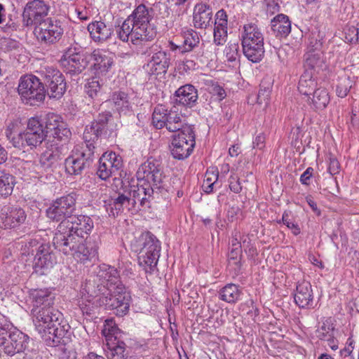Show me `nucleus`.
Masks as SVG:
<instances>
[{"instance_id":"1","label":"nucleus","mask_w":359,"mask_h":359,"mask_svg":"<svg viewBox=\"0 0 359 359\" xmlns=\"http://www.w3.org/2000/svg\"><path fill=\"white\" fill-rule=\"evenodd\" d=\"M86 290L93 295H100L99 300L107 309L118 316L129 311L130 296L120 280L116 269L102 264L86 280Z\"/></svg>"},{"instance_id":"2","label":"nucleus","mask_w":359,"mask_h":359,"mask_svg":"<svg viewBox=\"0 0 359 359\" xmlns=\"http://www.w3.org/2000/svg\"><path fill=\"white\" fill-rule=\"evenodd\" d=\"M139 183L131 191L133 204L139 203L142 208L150 207L155 195H168L164 182L165 175L159 163L148 160L142 164L137 172Z\"/></svg>"},{"instance_id":"3","label":"nucleus","mask_w":359,"mask_h":359,"mask_svg":"<svg viewBox=\"0 0 359 359\" xmlns=\"http://www.w3.org/2000/svg\"><path fill=\"white\" fill-rule=\"evenodd\" d=\"M34 323L46 345L57 346L65 344L70 335V326L62 313L50 306L32 309Z\"/></svg>"},{"instance_id":"4","label":"nucleus","mask_w":359,"mask_h":359,"mask_svg":"<svg viewBox=\"0 0 359 359\" xmlns=\"http://www.w3.org/2000/svg\"><path fill=\"white\" fill-rule=\"evenodd\" d=\"M151 12L152 9L144 4L137 6L117 28L118 38L123 42L130 39L134 45L152 41L156 37V31L150 24Z\"/></svg>"},{"instance_id":"5","label":"nucleus","mask_w":359,"mask_h":359,"mask_svg":"<svg viewBox=\"0 0 359 359\" xmlns=\"http://www.w3.org/2000/svg\"><path fill=\"white\" fill-rule=\"evenodd\" d=\"M53 244L55 249L65 255H72L81 262L90 260L97 255L99 243L94 241L85 245V238L78 236L60 223L57 227Z\"/></svg>"},{"instance_id":"6","label":"nucleus","mask_w":359,"mask_h":359,"mask_svg":"<svg viewBox=\"0 0 359 359\" xmlns=\"http://www.w3.org/2000/svg\"><path fill=\"white\" fill-rule=\"evenodd\" d=\"M130 248L139 255L140 265L147 273H151L157 265L161 248L157 238L150 232H144L131 241Z\"/></svg>"},{"instance_id":"7","label":"nucleus","mask_w":359,"mask_h":359,"mask_svg":"<svg viewBox=\"0 0 359 359\" xmlns=\"http://www.w3.org/2000/svg\"><path fill=\"white\" fill-rule=\"evenodd\" d=\"M241 43L244 55L252 62H259L264 54V36L254 23L243 26L241 32Z\"/></svg>"},{"instance_id":"8","label":"nucleus","mask_w":359,"mask_h":359,"mask_svg":"<svg viewBox=\"0 0 359 359\" xmlns=\"http://www.w3.org/2000/svg\"><path fill=\"white\" fill-rule=\"evenodd\" d=\"M43 123L39 117L29 118L25 131L13 138V146L20 149L29 147L31 149L36 148L45 140Z\"/></svg>"},{"instance_id":"9","label":"nucleus","mask_w":359,"mask_h":359,"mask_svg":"<svg viewBox=\"0 0 359 359\" xmlns=\"http://www.w3.org/2000/svg\"><path fill=\"white\" fill-rule=\"evenodd\" d=\"M18 92L22 102L30 106L41 103L46 95L43 84L34 75H25L20 78Z\"/></svg>"},{"instance_id":"10","label":"nucleus","mask_w":359,"mask_h":359,"mask_svg":"<svg viewBox=\"0 0 359 359\" xmlns=\"http://www.w3.org/2000/svg\"><path fill=\"white\" fill-rule=\"evenodd\" d=\"M196 144L195 134L192 126H187L181 133L172 135L170 146L173 158L183 160L189 157Z\"/></svg>"},{"instance_id":"11","label":"nucleus","mask_w":359,"mask_h":359,"mask_svg":"<svg viewBox=\"0 0 359 359\" xmlns=\"http://www.w3.org/2000/svg\"><path fill=\"white\" fill-rule=\"evenodd\" d=\"M77 194L72 192L57 198L46 210L47 217L55 222H62L73 216L75 210Z\"/></svg>"},{"instance_id":"12","label":"nucleus","mask_w":359,"mask_h":359,"mask_svg":"<svg viewBox=\"0 0 359 359\" xmlns=\"http://www.w3.org/2000/svg\"><path fill=\"white\" fill-rule=\"evenodd\" d=\"M63 32L60 22L51 18L43 20L34 29L38 41L45 45L57 43L61 39Z\"/></svg>"},{"instance_id":"13","label":"nucleus","mask_w":359,"mask_h":359,"mask_svg":"<svg viewBox=\"0 0 359 359\" xmlns=\"http://www.w3.org/2000/svg\"><path fill=\"white\" fill-rule=\"evenodd\" d=\"M111 118V114L109 111H104L99 114L97 118L86 127L83 133V140L86 147L89 148L90 153L95 149V144L98 137L105 130L109 121Z\"/></svg>"},{"instance_id":"14","label":"nucleus","mask_w":359,"mask_h":359,"mask_svg":"<svg viewBox=\"0 0 359 359\" xmlns=\"http://www.w3.org/2000/svg\"><path fill=\"white\" fill-rule=\"evenodd\" d=\"M49 6L43 0H32L28 1L23 10L22 22L24 25L29 27L38 25L48 15Z\"/></svg>"},{"instance_id":"15","label":"nucleus","mask_w":359,"mask_h":359,"mask_svg":"<svg viewBox=\"0 0 359 359\" xmlns=\"http://www.w3.org/2000/svg\"><path fill=\"white\" fill-rule=\"evenodd\" d=\"M43 123L45 124L43 128L46 137H52L58 141H67L71 135L67 123L57 114H48Z\"/></svg>"},{"instance_id":"16","label":"nucleus","mask_w":359,"mask_h":359,"mask_svg":"<svg viewBox=\"0 0 359 359\" xmlns=\"http://www.w3.org/2000/svg\"><path fill=\"white\" fill-rule=\"evenodd\" d=\"M43 74L48 95L51 98H60L66 91V83L62 74L53 67H46Z\"/></svg>"},{"instance_id":"17","label":"nucleus","mask_w":359,"mask_h":359,"mask_svg":"<svg viewBox=\"0 0 359 359\" xmlns=\"http://www.w3.org/2000/svg\"><path fill=\"white\" fill-rule=\"evenodd\" d=\"M123 166V160L120 155L113 151L105 152L100 158L97 171L98 177L106 180L116 175Z\"/></svg>"},{"instance_id":"18","label":"nucleus","mask_w":359,"mask_h":359,"mask_svg":"<svg viewBox=\"0 0 359 359\" xmlns=\"http://www.w3.org/2000/svg\"><path fill=\"white\" fill-rule=\"evenodd\" d=\"M60 63L67 74L76 75L81 74L86 68L88 60L85 55L76 53L69 48L62 56Z\"/></svg>"},{"instance_id":"19","label":"nucleus","mask_w":359,"mask_h":359,"mask_svg":"<svg viewBox=\"0 0 359 359\" xmlns=\"http://www.w3.org/2000/svg\"><path fill=\"white\" fill-rule=\"evenodd\" d=\"M57 263V258L49 244L41 245L34 259V269L39 275L46 274Z\"/></svg>"},{"instance_id":"20","label":"nucleus","mask_w":359,"mask_h":359,"mask_svg":"<svg viewBox=\"0 0 359 359\" xmlns=\"http://www.w3.org/2000/svg\"><path fill=\"white\" fill-rule=\"evenodd\" d=\"M29 342V336L15 327L0 351L1 352L3 351L8 355L13 356L16 353L24 352L27 348Z\"/></svg>"},{"instance_id":"21","label":"nucleus","mask_w":359,"mask_h":359,"mask_svg":"<svg viewBox=\"0 0 359 359\" xmlns=\"http://www.w3.org/2000/svg\"><path fill=\"white\" fill-rule=\"evenodd\" d=\"M61 224L67 226L70 231L78 236L88 235L94 227L93 219L87 215H73L60 222Z\"/></svg>"},{"instance_id":"22","label":"nucleus","mask_w":359,"mask_h":359,"mask_svg":"<svg viewBox=\"0 0 359 359\" xmlns=\"http://www.w3.org/2000/svg\"><path fill=\"white\" fill-rule=\"evenodd\" d=\"M27 217L22 208L18 206H5L1 210V222L5 229L19 226L24 223Z\"/></svg>"},{"instance_id":"23","label":"nucleus","mask_w":359,"mask_h":359,"mask_svg":"<svg viewBox=\"0 0 359 359\" xmlns=\"http://www.w3.org/2000/svg\"><path fill=\"white\" fill-rule=\"evenodd\" d=\"M87 29L91 39L99 43H103L110 39L114 32L111 23L102 20H95L90 22L88 25Z\"/></svg>"},{"instance_id":"24","label":"nucleus","mask_w":359,"mask_h":359,"mask_svg":"<svg viewBox=\"0 0 359 359\" xmlns=\"http://www.w3.org/2000/svg\"><path fill=\"white\" fill-rule=\"evenodd\" d=\"M313 40L310 41L309 45L312 48L309 49L304 55V68L309 72L318 71L321 68L324 62L323 58V52L321 50L322 43L315 40L313 44Z\"/></svg>"},{"instance_id":"25","label":"nucleus","mask_w":359,"mask_h":359,"mask_svg":"<svg viewBox=\"0 0 359 359\" xmlns=\"http://www.w3.org/2000/svg\"><path fill=\"white\" fill-rule=\"evenodd\" d=\"M88 151H82L79 154H73L65 160V169L69 175H79L88 164L90 156L94 154V149L90 153L89 148Z\"/></svg>"},{"instance_id":"26","label":"nucleus","mask_w":359,"mask_h":359,"mask_svg":"<svg viewBox=\"0 0 359 359\" xmlns=\"http://www.w3.org/2000/svg\"><path fill=\"white\" fill-rule=\"evenodd\" d=\"M90 57L93 61L90 69L97 76L108 72L114 64L113 57L103 50H94Z\"/></svg>"},{"instance_id":"27","label":"nucleus","mask_w":359,"mask_h":359,"mask_svg":"<svg viewBox=\"0 0 359 359\" xmlns=\"http://www.w3.org/2000/svg\"><path fill=\"white\" fill-rule=\"evenodd\" d=\"M212 7L206 3L196 4L193 11V25L196 29H207L212 22Z\"/></svg>"},{"instance_id":"28","label":"nucleus","mask_w":359,"mask_h":359,"mask_svg":"<svg viewBox=\"0 0 359 359\" xmlns=\"http://www.w3.org/2000/svg\"><path fill=\"white\" fill-rule=\"evenodd\" d=\"M108 102L120 115H127L133 113V103L131 97L124 91L116 90L113 92Z\"/></svg>"},{"instance_id":"29","label":"nucleus","mask_w":359,"mask_h":359,"mask_svg":"<svg viewBox=\"0 0 359 359\" xmlns=\"http://www.w3.org/2000/svg\"><path fill=\"white\" fill-rule=\"evenodd\" d=\"M295 304L302 309H311L313 307V293L309 282L299 283L296 287L294 294Z\"/></svg>"},{"instance_id":"30","label":"nucleus","mask_w":359,"mask_h":359,"mask_svg":"<svg viewBox=\"0 0 359 359\" xmlns=\"http://www.w3.org/2000/svg\"><path fill=\"white\" fill-rule=\"evenodd\" d=\"M170 65V58L165 51L154 53L147 64V72L151 75L165 74Z\"/></svg>"},{"instance_id":"31","label":"nucleus","mask_w":359,"mask_h":359,"mask_svg":"<svg viewBox=\"0 0 359 359\" xmlns=\"http://www.w3.org/2000/svg\"><path fill=\"white\" fill-rule=\"evenodd\" d=\"M174 97L176 104L192 107L197 103L198 90L194 86L187 84L181 86L175 91Z\"/></svg>"},{"instance_id":"32","label":"nucleus","mask_w":359,"mask_h":359,"mask_svg":"<svg viewBox=\"0 0 359 359\" xmlns=\"http://www.w3.org/2000/svg\"><path fill=\"white\" fill-rule=\"evenodd\" d=\"M228 16L224 10L221 9L215 14L214 26V43L217 46L223 45L227 38Z\"/></svg>"},{"instance_id":"33","label":"nucleus","mask_w":359,"mask_h":359,"mask_svg":"<svg viewBox=\"0 0 359 359\" xmlns=\"http://www.w3.org/2000/svg\"><path fill=\"white\" fill-rule=\"evenodd\" d=\"M86 288V283H85L81 292V296L78 299V306L83 314L90 315L94 309L97 306V302L100 305L103 304H100L99 299H95L97 297H100V295L90 294Z\"/></svg>"},{"instance_id":"34","label":"nucleus","mask_w":359,"mask_h":359,"mask_svg":"<svg viewBox=\"0 0 359 359\" xmlns=\"http://www.w3.org/2000/svg\"><path fill=\"white\" fill-rule=\"evenodd\" d=\"M175 107L169 110L165 128L171 133H181L187 126H191L185 123V119L180 113L174 110Z\"/></svg>"},{"instance_id":"35","label":"nucleus","mask_w":359,"mask_h":359,"mask_svg":"<svg viewBox=\"0 0 359 359\" xmlns=\"http://www.w3.org/2000/svg\"><path fill=\"white\" fill-rule=\"evenodd\" d=\"M271 29L277 37H286L291 32V22L284 14H278L271 21Z\"/></svg>"},{"instance_id":"36","label":"nucleus","mask_w":359,"mask_h":359,"mask_svg":"<svg viewBox=\"0 0 359 359\" xmlns=\"http://www.w3.org/2000/svg\"><path fill=\"white\" fill-rule=\"evenodd\" d=\"M317 82L313 78L312 72L305 70L304 74L301 76L298 90L299 93L307 97V100H309L313 93L317 90Z\"/></svg>"},{"instance_id":"37","label":"nucleus","mask_w":359,"mask_h":359,"mask_svg":"<svg viewBox=\"0 0 359 359\" xmlns=\"http://www.w3.org/2000/svg\"><path fill=\"white\" fill-rule=\"evenodd\" d=\"M33 309L48 307L54 303L53 294L47 289L34 290L30 292Z\"/></svg>"},{"instance_id":"38","label":"nucleus","mask_w":359,"mask_h":359,"mask_svg":"<svg viewBox=\"0 0 359 359\" xmlns=\"http://www.w3.org/2000/svg\"><path fill=\"white\" fill-rule=\"evenodd\" d=\"M104 350L108 359H126L128 354L126 345L121 340L106 343Z\"/></svg>"},{"instance_id":"39","label":"nucleus","mask_w":359,"mask_h":359,"mask_svg":"<svg viewBox=\"0 0 359 359\" xmlns=\"http://www.w3.org/2000/svg\"><path fill=\"white\" fill-rule=\"evenodd\" d=\"M241 294L239 286L233 283L226 285L219 292V299L230 304L238 302Z\"/></svg>"},{"instance_id":"40","label":"nucleus","mask_w":359,"mask_h":359,"mask_svg":"<svg viewBox=\"0 0 359 359\" xmlns=\"http://www.w3.org/2000/svg\"><path fill=\"white\" fill-rule=\"evenodd\" d=\"M312 97L307 100L309 104H312L316 109H323L326 107L330 102L328 93L325 88H319L312 95Z\"/></svg>"},{"instance_id":"41","label":"nucleus","mask_w":359,"mask_h":359,"mask_svg":"<svg viewBox=\"0 0 359 359\" xmlns=\"http://www.w3.org/2000/svg\"><path fill=\"white\" fill-rule=\"evenodd\" d=\"M102 333L105 337L106 343L119 340L120 330L113 319H107L104 321Z\"/></svg>"},{"instance_id":"42","label":"nucleus","mask_w":359,"mask_h":359,"mask_svg":"<svg viewBox=\"0 0 359 359\" xmlns=\"http://www.w3.org/2000/svg\"><path fill=\"white\" fill-rule=\"evenodd\" d=\"M182 36L184 38L182 45L186 47V53L192 50L200 42L198 34L192 29H185L182 32Z\"/></svg>"},{"instance_id":"43","label":"nucleus","mask_w":359,"mask_h":359,"mask_svg":"<svg viewBox=\"0 0 359 359\" xmlns=\"http://www.w3.org/2000/svg\"><path fill=\"white\" fill-rule=\"evenodd\" d=\"M15 182L14 177L8 174L0 171V196L7 197L13 190Z\"/></svg>"},{"instance_id":"44","label":"nucleus","mask_w":359,"mask_h":359,"mask_svg":"<svg viewBox=\"0 0 359 359\" xmlns=\"http://www.w3.org/2000/svg\"><path fill=\"white\" fill-rule=\"evenodd\" d=\"M169 111L163 106H157L152 114V123L157 129L165 127Z\"/></svg>"},{"instance_id":"45","label":"nucleus","mask_w":359,"mask_h":359,"mask_svg":"<svg viewBox=\"0 0 359 359\" xmlns=\"http://www.w3.org/2000/svg\"><path fill=\"white\" fill-rule=\"evenodd\" d=\"M130 201L131 199L124 194H119L118 197L112 198L110 205L111 206V212L113 215H115L114 210H115L116 214L118 215L119 212L123 211L126 208L129 210Z\"/></svg>"},{"instance_id":"46","label":"nucleus","mask_w":359,"mask_h":359,"mask_svg":"<svg viewBox=\"0 0 359 359\" xmlns=\"http://www.w3.org/2000/svg\"><path fill=\"white\" fill-rule=\"evenodd\" d=\"M97 76L95 75V76L89 79L85 85L86 93L91 98L97 97L100 93L102 84Z\"/></svg>"},{"instance_id":"47","label":"nucleus","mask_w":359,"mask_h":359,"mask_svg":"<svg viewBox=\"0 0 359 359\" xmlns=\"http://www.w3.org/2000/svg\"><path fill=\"white\" fill-rule=\"evenodd\" d=\"M57 156L50 151H44L40 156L39 164L42 170H46L50 168L56 161Z\"/></svg>"},{"instance_id":"48","label":"nucleus","mask_w":359,"mask_h":359,"mask_svg":"<svg viewBox=\"0 0 359 359\" xmlns=\"http://www.w3.org/2000/svg\"><path fill=\"white\" fill-rule=\"evenodd\" d=\"M242 250L238 248H231L229 254V266H235V269H240Z\"/></svg>"},{"instance_id":"49","label":"nucleus","mask_w":359,"mask_h":359,"mask_svg":"<svg viewBox=\"0 0 359 359\" xmlns=\"http://www.w3.org/2000/svg\"><path fill=\"white\" fill-rule=\"evenodd\" d=\"M239 45L238 43H229L224 49V54L226 59L230 62L236 60L239 56Z\"/></svg>"},{"instance_id":"50","label":"nucleus","mask_w":359,"mask_h":359,"mask_svg":"<svg viewBox=\"0 0 359 359\" xmlns=\"http://www.w3.org/2000/svg\"><path fill=\"white\" fill-rule=\"evenodd\" d=\"M208 91L213 96H216V98L219 100H223L226 96V92L223 87L219 85L217 82L210 81V83L208 85Z\"/></svg>"},{"instance_id":"51","label":"nucleus","mask_w":359,"mask_h":359,"mask_svg":"<svg viewBox=\"0 0 359 359\" xmlns=\"http://www.w3.org/2000/svg\"><path fill=\"white\" fill-rule=\"evenodd\" d=\"M333 332L334 328L331 325H327L323 323L322 326L317 330L316 334L320 340H325L326 339H331Z\"/></svg>"},{"instance_id":"52","label":"nucleus","mask_w":359,"mask_h":359,"mask_svg":"<svg viewBox=\"0 0 359 359\" xmlns=\"http://www.w3.org/2000/svg\"><path fill=\"white\" fill-rule=\"evenodd\" d=\"M345 40L351 43H355L359 41L358 31L354 26L348 27L345 30Z\"/></svg>"},{"instance_id":"53","label":"nucleus","mask_w":359,"mask_h":359,"mask_svg":"<svg viewBox=\"0 0 359 359\" xmlns=\"http://www.w3.org/2000/svg\"><path fill=\"white\" fill-rule=\"evenodd\" d=\"M282 222L287 228L292 230L294 235L297 236L300 233L301 231L298 224L289 219L288 214L286 212L283 214Z\"/></svg>"},{"instance_id":"54","label":"nucleus","mask_w":359,"mask_h":359,"mask_svg":"<svg viewBox=\"0 0 359 359\" xmlns=\"http://www.w3.org/2000/svg\"><path fill=\"white\" fill-rule=\"evenodd\" d=\"M213 46L210 43H203L201 47V50L198 55L201 57H203L206 59H212L213 56Z\"/></svg>"},{"instance_id":"55","label":"nucleus","mask_w":359,"mask_h":359,"mask_svg":"<svg viewBox=\"0 0 359 359\" xmlns=\"http://www.w3.org/2000/svg\"><path fill=\"white\" fill-rule=\"evenodd\" d=\"M22 168L25 170H27L32 173H39L42 172L41 168H40V164L36 163L32 161H25L22 162Z\"/></svg>"},{"instance_id":"56","label":"nucleus","mask_w":359,"mask_h":359,"mask_svg":"<svg viewBox=\"0 0 359 359\" xmlns=\"http://www.w3.org/2000/svg\"><path fill=\"white\" fill-rule=\"evenodd\" d=\"M340 170V164L337 159L333 156L330 155L329 157V165H328V171L332 175H336L339 173Z\"/></svg>"},{"instance_id":"57","label":"nucleus","mask_w":359,"mask_h":359,"mask_svg":"<svg viewBox=\"0 0 359 359\" xmlns=\"http://www.w3.org/2000/svg\"><path fill=\"white\" fill-rule=\"evenodd\" d=\"M229 189L231 191L236 194H238L242 190V187L241 185V182L239 179L234 175H231L229 177Z\"/></svg>"},{"instance_id":"58","label":"nucleus","mask_w":359,"mask_h":359,"mask_svg":"<svg viewBox=\"0 0 359 359\" xmlns=\"http://www.w3.org/2000/svg\"><path fill=\"white\" fill-rule=\"evenodd\" d=\"M313 168L311 167H309L300 176V182L302 184L309 185L311 182V178L313 174Z\"/></svg>"},{"instance_id":"59","label":"nucleus","mask_w":359,"mask_h":359,"mask_svg":"<svg viewBox=\"0 0 359 359\" xmlns=\"http://www.w3.org/2000/svg\"><path fill=\"white\" fill-rule=\"evenodd\" d=\"M270 90L269 88H261L257 95V102L259 104H267L270 97Z\"/></svg>"},{"instance_id":"60","label":"nucleus","mask_w":359,"mask_h":359,"mask_svg":"<svg viewBox=\"0 0 359 359\" xmlns=\"http://www.w3.org/2000/svg\"><path fill=\"white\" fill-rule=\"evenodd\" d=\"M218 172L208 170L205 173V178L203 181V183H205V184H216L218 180Z\"/></svg>"},{"instance_id":"61","label":"nucleus","mask_w":359,"mask_h":359,"mask_svg":"<svg viewBox=\"0 0 359 359\" xmlns=\"http://www.w3.org/2000/svg\"><path fill=\"white\" fill-rule=\"evenodd\" d=\"M18 123L16 122H11L6 128L5 135L9 142L13 144L12 139L16 137L17 135H13V133L15 132V128Z\"/></svg>"},{"instance_id":"62","label":"nucleus","mask_w":359,"mask_h":359,"mask_svg":"<svg viewBox=\"0 0 359 359\" xmlns=\"http://www.w3.org/2000/svg\"><path fill=\"white\" fill-rule=\"evenodd\" d=\"M253 147L254 148H257L260 150L264 148L265 136L264 134L260 133L256 136L255 140L253 141Z\"/></svg>"},{"instance_id":"63","label":"nucleus","mask_w":359,"mask_h":359,"mask_svg":"<svg viewBox=\"0 0 359 359\" xmlns=\"http://www.w3.org/2000/svg\"><path fill=\"white\" fill-rule=\"evenodd\" d=\"M349 92V89L346 86H343L341 84L337 86L336 89L337 95L340 97H344Z\"/></svg>"},{"instance_id":"64","label":"nucleus","mask_w":359,"mask_h":359,"mask_svg":"<svg viewBox=\"0 0 359 359\" xmlns=\"http://www.w3.org/2000/svg\"><path fill=\"white\" fill-rule=\"evenodd\" d=\"M169 48L172 51H177L178 50L180 53H186V47L183 46V45H177L173 41L169 42Z\"/></svg>"}]
</instances>
